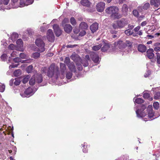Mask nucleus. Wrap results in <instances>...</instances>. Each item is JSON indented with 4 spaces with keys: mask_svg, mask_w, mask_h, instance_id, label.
I'll use <instances>...</instances> for the list:
<instances>
[{
    "mask_svg": "<svg viewBox=\"0 0 160 160\" xmlns=\"http://www.w3.org/2000/svg\"><path fill=\"white\" fill-rule=\"evenodd\" d=\"M42 70L43 73H45L49 78L57 79L59 77L58 68L54 64H52L48 68H42Z\"/></svg>",
    "mask_w": 160,
    "mask_h": 160,
    "instance_id": "f257e3e1",
    "label": "nucleus"
},
{
    "mask_svg": "<svg viewBox=\"0 0 160 160\" xmlns=\"http://www.w3.org/2000/svg\"><path fill=\"white\" fill-rule=\"evenodd\" d=\"M154 111H149L147 115V113L144 111H136V113L138 117L142 118L146 117V118H144V119L145 121L150 120V119H152V118L154 116Z\"/></svg>",
    "mask_w": 160,
    "mask_h": 160,
    "instance_id": "f03ea898",
    "label": "nucleus"
},
{
    "mask_svg": "<svg viewBox=\"0 0 160 160\" xmlns=\"http://www.w3.org/2000/svg\"><path fill=\"white\" fill-rule=\"evenodd\" d=\"M118 8L114 6H111L107 8L105 10L107 13L111 14L112 16H113L115 18H117L121 17V15L118 13Z\"/></svg>",
    "mask_w": 160,
    "mask_h": 160,
    "instance_id": "7ed1b4c3",
    "label": "nucleus"
},
{
    "mask_svg": "<svg viewBox=\"0 0 160 160\" xmlns=\"http://www.w3.org/2000/svg\"><path fill=\"white\" fill-rule=\"evenodd\" d=\"M128 23L127 20L124 18L115 22L112 24V26L114 29L122 28L124 27Z\"/></svg>",
    "mask_w": 160,
    "mask_h": 160,
    "instance_id": "20e7f679",
    "label": "nucleus"
},
{
    "mask_svg": "<svg viewBox=\"0 0 160 160\" xmlns=\"http://www.w3.org/2000/svg\"><path fill=\"white\" fill-rule=\"evenodd\" d=\"M9 1L10 0H0V9L4 10L16 8V7H13L10 5H8Z\"/></svg>",
    "mask_w": 160,
    "mask_h": 160,
    "instance_id": "39448f33",
    "label": "nucleus"
},
{
    "mask_svg": "<svg viewBox=\"0 0 160 160\" xmlns=\"http://www.w3.org/2000/svg\"><path fill=\"white\" fill-rule=\"evenodd\" d=\"M36 91V89H32L31 88H28L24 92L20 93L21 96L23 98L29 97L32 95Z\"/></svg>",
    "mask_w": 160,
    "mask_h": 160,
    "instance_id": "423d86ee",
    "label": "nucleus"
},
{
    "mask_svg": "<svg viewBox=\"0 0 160 160\" xmlns=\"http://www.w3.org/2000/svg\"><path fill=\"white\" fill-rule=\"evenodd\" d=\"M36 45L39 48V51L40 52H43L45 50V43L41 38L36 39L35 41Z\"/></svg>",
    "mask_w": 160,
    "mask_h": 160,
    "instance_id": "0eeeda50",
    "label": "nucleus"
},
{
    "mask_svg": "<svg viewBox=\"0 0 160 160\" xmlns=\"http://www.w3.org/2000/svg\"><path fill=\"white\" fill-rule=\"evenodd\" d=\"M32 61V59H29L26 60H22L20 58H16L13 59H12L10 57H9L8 59V63H13V62H15L18 63L21 62L22 63H30Z\"/></svg>",
    "mask_w": 160,
    "mask_h": 160,
    "instance_id": "6e6552de",
    "label": "nucleus"
},
{
    "mask_svg": "<svg viewBox=\"0 0 160 160\" xmlns=\"http://www.w3.org/2000/svg\"><path fill=\"white\" fill-rule=\"evenodd\" d=\"M71 58L76 63L77 67V68L78 70L81 71L82 69V67L81 64V59L79 57H76L74 55H72Z\"/></svg>",
    "mask_w": 160,
    "mask_h": 160,
    "instance_id": "1a4fd4ad",
    "label": "nucleus"
},
{
    "mask_svg": "<svg viewBox=\"0 0 160 160\" xmlns=\"http://www.w3.org/2000/svg\"><path fill=\"white\" fill-rule=\"evenodd\" d=\"M60 73L59 75L61 78H63L65 77V72H66V65L64 63H60Z\"/></svg>",
    "mask_w": 160,
    "mask_h": 160,
    "instance_id": "9d476101",
    "label": "nucleus"
},
{
    "mask_svg": "<svg viewBox=\"0 0 160 160\" xmlns=\"http://www.w3.org/2000/svg\"><path fill=\"white\" fill-rule=\"evenodd\" d=\"M47 38L48 40L50 42H53L54 40V36L52 31L51 29H49L47 32Z\"/></svg>",
    "mask_w": 160,
    "mask_h": 160,
    "instance_id": "9b49d317",
    "label": "nucleus"
},
{
    "mask_svg": "<svg viewBox=\"0 0 160 160\" xmlns=\"http://www.w3.org/2000/svg\"><path fill=\"white\" fill-rule=\"evenodd\" d=\"M53 29L54 32L57 37H59L61 34L62 31L58 25L57 24L54 25L53 26Z\"/></svg>",
    "mask_w": 160,
    "mask_h": 160,
    "instance_id": "f8f14e48",
    "label": "nucleus"
},
{
    "mask_svg": "<svg viewBox=\"0 0 160 160\" xmlns=\"http://www.w3.org/2000/svg\"><path fill=\"white\" fill-rule=\"evenodd\" d=\"M105 3L103 2L98 3L96 6L97 10L99 12H102L104 8Z\"/></svg>",
    "mask_w": 160,
    "mask_h": 160,
    "instance_id": "ddd939ff",
    "label": "nucleus"
},
{
    "mask_svg": "<svg viewBox=\"0 0 160 160\" xmlns=\"http://www.w3.org/2000/svg\"><path fill=\"white\" fill-rule=\"evenodd\" d=\"M90 57L92 60L95 63H98L99 62V58L98 55L94 52L92 53L90 55Z\"/></svg>",
    "mask_w": 160,
    "mask_h": 160,
    "instance_id": "4468645a",
    "label": "nucleus"
},
{
    "mask_svg": "<svg viewBox=\"0 0 160 160\" xmlns=\"http://www.w3.org/2000/svg\"><path fill=\"white\" fill-rule=\"evenodd\" d=\"M33 2V0H26V2H23L22 0H21L20 3V7H22L25 6H28L29 5L31 4Z\"/></svg>",
    "mask_w": 160,
    "mask_h": 160,
    "instance_id": "2eb2a0df",
    "label": "nucleus"
},
{
    "mask_svg": "<svg viewBox=\"0 0 160 160\" xmlns=\"http://www.w3.org/2000/svg\"><path fill=\"white\" fill-rule=\"evenodd\" d=\"M134 26H133L128 25V28L125 31V33L128 35H130L133 34V30Z\"/></svg>",
    "mask_w": 160,
    "mask_h": 160,
    "instance_id": "dca6fc26",
    "label": "nucleus"
},
{
    "mask_svg": "<svg viewBox=\"0 0 160 160\" xmlns=\"http://www.w3.org/2000/svg\"><path fill=\"white\" fill-rule=\"evenodd\" d=\"M98 28V24L97 22L93 23L90 26V29L92 32L94 33L97 30Z\"/></svg>",
    "mask_w": 160,
    "mask_h": 160,
    "instance_id": "f3484780",
    "label": "nucleus"
},
{
    "mask_svg": "<svg viewBox=\"0 0 160 160\" xmlns=\"http://www.w3.org/2000/svg\"><path fill=\"white\" fill-rule=\"evenodd\" d=\"M122 11L123 14L124 15L126 16L127 15L128 12V6L127 4H124L123 5Z\"/></svg>",
    "mask_w": 160,
    "mask_h": 160,
    "instance_id": "a211bd4d",
    "label": "nucleus"
},
{
    "mask_svg": "<svg viewBox=\"0 0 160 160\" xmlns=\"http://www.w3.org/2000/svg\"><path fill=\"white\" fill-rule=\"evenodd\" d=\"M16 43L18 47L17 49L22 51V48H21L23 46V43L22 40L20 39H18Z\"/></svg>",
    "mask_w": 160,
    "mask_h": 160,
    "instance_id": "6ab92c4d",
    "label": "nucleus"
},
{
    "mask_svg": "<svg viewBox=\"0 0 160 160\" xmlns=\"http://www.w3.org/2000/svg\"><path fill=\"white\" fill-rule=\"evenodd\" d=\"M153 52V50L152 49H150L147 51V56L149 59H152L153 57L154 54Z\"/></svg>",
    "mask_w": 160,
    "mask_h": 160,
    "instance_id": "aec40b11",
    "label": "nucleus"
},
{
    "mask_svg": "<svg viewBox=\"0 0 160 160\" xmlns=\"http://www.w3.org/2000/svg\"><path fill=\"white\" fill-rule=\"evenodd\" d=\"M64 30L68 33H70L72 30V27L69 24H66L64 26Z\"/></svg>",
    "mask_w": 160,
    "mask_h": 160,
    "instance_id": "412c9836",
    "label": "nucleus"
},
{
    "mask_svg": "<svg viewBox=\"0 0 160 160\" xmlns=\"http://www.w3.org/2000/svg\"><path fill=\"white\" fill-rule=\"evenodd\" d=\"M68 67L69 70L72 72H75L76 71V68L73 62L70 63L68 64Z\"/></svg>",
    "mask_w": 160,
    "mask_h": 160,
    "instance_id": "4be33fe9",
    "label": "nucleus"
},
{
    "mask_svg": "<svg viewBox=\"0 0 160 160\" xmlns=\"http://www.w3.org/2000/svg\"><path fill=\"white\" fill-rule=\"evenodd\" d=\"M36 82L38 83H40L42 81V77L41 74H38L35 77Z\"/></svg>",
    "mask_w": 160,
    "mask_h": 160,
    "instance_id": "5701e85b",
    "label": "nucleus"
},
{
    "mask_svg": "<svg viewBox=\"0 0 160 160\" xmlns=\"http://www.w3.org/2000/svg\"><path fill=\"white\" fill-rule=\"evenodd\" d=\"M88 27L87 23L84 22H82L79 25V28L82 30H86Z\"/></svg>",
    "mask_w": 160,
    "mask_h": 160,
    "instance_id": "b1692460",
    "label": "nucleus"
},
{
    "mask_svg": "<svg viewBox=\"0 0 160 160\" xmlns=\"http://www.w3.org/2000/svg\"><path fill=\"white\" fill-rule=\"evenodd\" d=\"M138 49L140 52H144L146 50V47L144 45L140 44L138 46Z\"/></svg>",
    "mask_w": 160,
    "mask_h": 160,
    "instance_id": "393cba45",
    "label": "nucleus"
},
{
    "mask_svg": "<svg viewBox=\"0 0 160 160\" xmlns=\"http://www.w3.org/2000/svg\"><path fill=\"white\" fill-rule=\"evenodd\" d=\"M117 46L120 48H125V42L122 41H118L117 43Z\"/></svg>",
    "mask_w": 160,
    "mask_h": 160,
    "instance_id": "a878e982",
    "label": "nucleus"
},
{
    "mask_svg": "<svg viewBox=\"0 0 160 160\" xmlns=\"http://www.w3.org/2000/svg\"><path fill=\"white\" fill-rule=\"evenodd\" d=\"M81 3L84 6L88 7L90 5V2L88 0H82L81 2Z\"/></svg>",
    "mask_w": 160,
    "mask_h": 160,
    "instance_id": "bb28decb",
    "label": "nucleus"
},
{
    "mask_svg": "<svg viewBox=\"0 0 160 160\" xmlns=\"http://www.w3.org/2000/svg\"><path fill=\"white\" fill-rule=\"evenodd\" d=\"M18 34L17 33L14 32L11 35L10 38L13 42L15 41L18 38Z\"/></svg>",
    "mask_w": 160,
    "mask_h": 160,
    "instance_id": "cd10ccee",
    "label": "nucleus"
},
{
    "mask_svg": "<svg viewBox=\"0 0 160 160\" xmlns=\"http://www.w3.org/2000/svg\"><path fill=\"white\" fill-rule=\"evenodd\" d=\"M133 100L134 101L135 103L139 104H141L144 102V100L141 98H139L135 99V98H134Z\"/></svg>",
    "mask_w": 160,
    "mask_h": 160,
    "instance_id": "c85d7f7f",
    "label": "nucleus"
},
{
    "mask_svg": "<svg viewBox=\"0 0 160 160\" xmlns=\"http://www.w3.org/2000/svg\"><path fill=\"white\" fill-rule=\"evenodd\" d=\"M81 62H80L83 65L84 67H87L88 65V61L86 59H81Z\"/></svg>",
    "mask_w": 160,
    "mask_h": 160,
    "instance_id": "c756f323",
    "label": "nucleus"
},
{
    "mask_svg": "<svg viewBox=\"0 0 160 160\" xmlns=\"http://www.w3.org/2000/svg\"><path fill=\"white\" fill-rule=\"evenodd\" d=\"M143 97L145 99H147L150 101L152 100V97H151L150 96L149 94L148 93H145L143 94Z\"/></svg>",
    "mask_w": 160,
    "mask_h": 160,
    "instance_id": "7c9ffc66",
    "label": "nucleus"
},
{
    "mask_svg": "<svg viewBox=\"0 0 160 160\" xmlns=\"http://www.w3.org/2000/svg\"><path fill=\"white\" fill-rule=\"evenodd\" d=\"M40 53L39 52H35L32 54L31 57L35 59H37L40 57Z\"/></svg>",
    "mask_w": 160,
    "mask_h": 160,
    "instance_id": "2f4dec72",
    "label": "nucleus"
},
{
    "mask_svg": "<svg viewBox=\"0 0 160 160\" xmlns=\"http://www.w3.org/2000/svg\"><path fill=\"white\" fill-rule=\"evenodd\" d=\"M35 82V76H33L30 80L29 84L31 85H33L34 84Z\"/></svg>",
    "mask_w": 160,
    "mask_h": 160,
    "instance_id": "473e14b6",
    "label": "nucleus"
},
{
    "mask_svg": "<svg viewBox=\"0 0 160 160\" xmlns=\"http://www.w3.org/2000/svg\"><path fill=\"white\" fill-rule=\"evenodd\" d=\"M109 48V46L107 44H105L103 45L101 48V51L102 52H105L107 51Z\"/></svg>",
    "mask_w": 160,
    "mask_h": 160,
    "instance_id": "72a5a7b5",
    "label": "nucleus"
},
{
    "mask_svg": "<svg viewBox=\"0 0 160 160\" xmlns=\"http://www.w3.org/2000/svg\"><path fill=\"white\" fill-rule=\"evenodd\" d=\"M21 82V80L19 78H16L14 80V84L16 85H18L20 84Z\"/></svg>",
    "mask_w": 160,
    "mask_h": 160,
    "instance_id": "f704fd0d",
    "label": "nucleus"
},
{
    "mask_svg": "<svg viewBox=\"0 0 160 160\" xmlns=\"http://www.w3.org/2000/svg\"><path fill=\"white\" fill-rule=\"evenodd\" d=\"M21 70L20 69L16 70L13 73V75L16 77H18L21 74Z\"/></svg>",
    "mask_w": 160,
    "mask_h": 160,
    "instance_id": "c9c22d12",
    "label": "nucleus"
},
{
    "mask_svg": "<svg viewBox=\"0 0 160 160\" xmlns=\"http://www.w3.org/2000/svg\"><path fill=\"white\" fill-rule=\"evenodd\" d=\"M102 45L100 44L98 45L93 46L92 47V49L95 51H97L99 50L101 47Z\"/></svg>",
    "mask_w": 160,
    "mask_h": 160,
    "instance_id": "e433bc0d",
    "label": "nucleus"
},
{
    "mask_svg": "<svg viewBox=\"0 0 160 160\" xmlns=\"http://www.w3.org/2000/svg\"><path fill=\"white\" fill-rule=\"evenodd\" d=\"M70 22L73 26L76 24L77 22L76 19L74 17H71L70 19Z\"/></svg>",
    "mask_w": 160,
    "mask_h": 160,
    "instance_id": "4c0bfd02",
    "label": "nucleus"
},
{
    "mask_svg": "<svg viewBox=\"0 0 160 160\" xmlns=\"http://www.w3.org/2000/svg\"><path fill=\"white\" fill-rule=\"evenodd\" d=\"M18 1V0H11V6H13V7H16V8H16L18 7V6L15 5H17V2Z\"/></svg>",
    "mask_w": 160,
    "mask_h": 160,
    "instance_id": "58836bf2",
    "label": "nucleus"
},
{
    "mask_svg": "<svg viewBox=\"0 0 160 160\" xmlns=\"http://www.w3.org/2000/svg\"><path fill=\"white\" fill-rule=\"evenodd\" d=\"M72 72H68L66 73V78L68 79H70L72 76Z\"/></svg>",
    "mask_w": 160,
    "mask_h": 160,
    "instance_id": "ea45409f",
    "label": "nucleus"
},
{
    "mask_svg": "<svg viewBox=\"0 0 160 160\" xmlns=\"http://www.w3.org/2000/svg\"><path fill=\"white\" fill-rule=\"evenodd\" d=\"M125 47H128V48H130L132 45V42L130 41H126L125 42Z\"/></svg>",
    "mask_w": 160,
    "mask_h": 160,
    "instance_id": "a19ab883",
    "label": "nucleus"
},
{
    "mask_svg": "<svg viewBox=\"0 0 160 160\" xmlns=\"http://www.w3.org/2000/svg\"><path fill=\"white\" fill-rule=\"evenodd\" d=\"M30 77L29 75L26 76L23 79L22 82L24 83H25L27 82L28 81Z\"/></svg>",
    "mask_w": 160,
    "mask_h": 160,
    "instance_id": "79ce46f5",
    "label": "nucleus"
},
{
    "mask_svg": "<svg viewBox=\"0 0 160 160\" xmlns=\"http://www.w3.org/2000/svg\"><path fill=\"white\" fill-rule=\"evenodd\" d=\"M33 69V66L32 65L28 66L26 69V71L28 73L32 72Z\"/></svg>",
    "mask_w": 160,
    "mask_h": 160,
    "instance_id": "37998d69",
    "label": "nucleus"
},
{
    "mask_svg": "<svg viewBox=\"0 0 160 160\" xmlns=\"http://www.w3.org/2000/svg\"><path fill=\"white\" fill-rule=\"evenodd\" d=\"M16 46L13 44H10L8 47L9 49L13 50L15 49H16Z\"/></svg>",
    "mask_w": 160,
    "mask_h": 160,
    "instance_id": "c03bdc74",
    "label": "nucleus"
},
{
    "mask_svg": "<svg viewBox=\"0 0 160 160\" xmlns=\"http://www.w3.org/2000/svg\"><path fill=\"white\" fill-rule=\"evenodd\" d=\"M151 4L152 5H154L155 7H158V4L157 3L156 0H151Z\"/></svg>",
    "mask_w": 160,
    "mask_h": 160,
    "instance_id": "a18cd8bd",
    "label": "nucleus"
},
{
    "mask_svg": "<svg viewBox=\"0 0 160 160\" xmlns=\"http://www.w3.org/2000/svg\"><path fill=\"white\" fill-rule=\"evenodd\" d=\"M5 86L4 84L0 82V92H3L4 91Z\"/></svg>",
    "mask_w": 160,
    "mask_h": 160,
    "instance_id": "49530a36",
    "label": "nucleus"
},
{
    "mask_svg": "<svg viewBox=\"0 0 160 160\" xmlns=\"http://www.w3.org/2000/svg\"><path fill=\"white\" fill-rule=\"evenodd\" d=\"M159 104L158 102H155L153 104V107L154 109L157 110L159 108Z\"/></svg>",
    "mask_w": 160,
    "mask_h": 160,
    "instance_id": "de8ad7c7",
    "label": "nucleus"
},
{
    "mask_svg": "<svg viewBox=\"0 0 160 160\" xmlns=\"http://www.w3.org/2000/svg\"><path fill=\"white\" fill-rule=\"evenodd\" d=\"M20 57L22 59H27V56L24 53H21L19 55Z\"/></svg>",
    "mask_w": 160,
    "mask_h": 160,
    "instance_id": "09e8293b",
    "label": "nucleus"
},
{
    "mask_svg": "<svg viewBox=\"0 0 160 160\" xmlns=\"http://www.w3.org/2000/svg\"><path fill=\"white\" fill-rule=\"evenodd\" d=\"M154 98L157 99L160 98V92H157L154 95Z\"/></svg>",
    "mask_w": 160,
    "mask_h": 160,
    "instance_id": "8fccbe9b",
    "label": "nucleus"
},
{
    "mask_svg": "<svg viewBox=\"0 0 160 160\" xmlns=\"http://www.w3.org/2000/svg\"><path fill=\"white\" fill-rule=\"evenodd\" d=\"M7 55L6 54H3L1 56V58L3 61H5L7 58Z\"/></svg>",
    "mask_w": 160,
    "mask_h": 160,
    "instance_id": "3c124183",
    "label": "nucleus"
},
{
    "mask_svg": "<svg viewBox=\"0 0 160 160\" xmlns=\"http://www.w3.org/2000/svg\"><path fill=\"white\" fill-rule=\"evenodd\" d=\"M157 56V62L158 63L160 64V53L158 52L156 53Z\"/></svg>",
    "mask_w": 160,
    "mask_h": 160,
    "instance_id": "603ef678",
    "label": "nucleus"
},
{
    "mask_svg": "<svg viewBox=\"0 0 160 160\" xmlns=\"http://www.w3.org/2000/svg\"><path fill=\"white\" fill-rule=\"evenodd\" d=\"M150 6V4L148 3H146L144 4L143 7V8L144 10H147Z\"/></svg>",
    "mask_w": 160,
    "mask_h": 160,
    "instance_id": "864d4df0",
    "label": "nucleus"
},
{
    "mask_svg": "<svg viewBox=\"0 0 160 160\" xmlns=\"http://www.w3.org/2000/svg\"><path fill=\"white\" fill-rule=\"evenodd\" d=\"M70 59L69 57H66L65 59L64 62L67 64V65H68V64H69L70 63Z\"/></svg>",
    "mask_w": 160,
    "mask_h": 160,
    "instance_id": "5fc2aeb1",
    "label": "nucleus"
},
{
    "mask_svg": "<svg viewBox=\"0 0 160 160\" xmlns=\"http://www.w3.org/2000/svg\"><path fill=\"white\" fill-rule=\"evenodd\" d=\"M133 13L135 16L136 17H138V12L137 10H134L133 11Z\"/></svg>",
    "mask_w": 160,
    "mask_h": 160,
    "instance_id": "6e6d98bb",
    "label": "nucleus"
},
{
    "mask_svg": "<svg viewBox=\"0 0 160 160\" xmlns=\"http://www.w3.org/2000/svg\"><path fill=\"white\" fill-rule=\"evenodd\" d=\"M69 20L68 18H64L62 21V24H63L65 23H68L69 22Z\"/></svg>",
    "mask_w": 160,
    "mask_h": 160,
    "instance_id": "4d7b16f0",
    "label": "nucleus"
},
{
    "mask_svg": "<svg viewBox=\"0 0 160 160\" xmlns=\"http://www.w3.org/2000/svg\"><path fill=\"white\" fill-rule=\"evenodd\" d=\"M17 52H16L13 51L11 54V56L12 57H15L17 56Z\"/></svg>",
    "mask_w": 160,
    "mask_h": 160,
    "instance_id": "13d9d810",
    "label": "nucleus"
},
{
    "mask_svg": "<svg viewBox=\"0 0 160 160\" xmlns=\"http://www.w3.org/2000/svg\"><path fill=\"white\" fill-rule=\"evenodd\" d=\"M86 33V32L85 31V30H83V31L80 32L79 33V35L80 36H83Z\"/></svg>",
    "mask_w": 160,
    "mask_h": 160,
    "instance_id": "bf43d9fd",
    "label": "nucleus"
},
{
    "mask_svg": "<svg viewBox=\"0 0 160 160\" xmlns=\"http://www.w3.org/2000/svg\"><path fill=\"white\" fill-rule=\"evenodd\" d=\"M150 74V72L149 71H148L145 74L144 76L145 78L147 77Z\"/></svg>",
    "mask_w": 160,
    "mask_h": 160,
    "instance_id": "052dcab7",
    "label": "nucleus"
},
{
    "mask_svg": "<svg viewBox=\"0 0 160 160\" xmlns=\"http://www.w3.org/2000/svg\"><path fill=\"white\" fill-rule=\"evenodd\" d=\"M154 50L156 52L160 51V47H156L154 48Z\"/></svg>",
    "mask_w": 160,
    "mask_h": 160,
    "instance_id": "680f3d73",
    "label": "nucleus"
},
{
    "mask_svg": "<svg viewBox=\"0 0 160 160\" xmlns=\"http://www.w3.org/2000/svg\"><path fill=\"white\" fill-rule=\"evenodd\" d=\"M17 66H18L17 64H12V65H10L9 66V68L10 69H11V68H14L16 67Z\"/></svg>",
    "mask_w": 160,
    "mask_h": 160,
    "instance_id": "e2e57ef3",
    "label": "nucleus"
},
{
    "mask_svg": "<svg viewBox=\"0 0 160 160\" xmlns=\"http://www.w3.org/2000/svg\"><path fill=\"white\" fill-rule=\"evenodd\" d=\"M140 27L138 26L134 29V31L135 32H138L140 29Z\"/></svg>",
    "mask_w": 160,
    "mask_h": 160,
    "instance_id": "0e129e2a",
    "label": "nucleus"
},
{
    "mask_svg": "<svg viewBox=\"0 0 160 160\" xmlns=\"http://www.w3.org/2000/svg\"><path fill=\"white\" fill-rule=\"evenodd\" d=\"M110 32L112 34H116L117 32L115 30H111L110 31Z\"/></svg>",
    "mask_w": 160,
    "mask_h": 160,
    "instance_id": "69168bd1",
    "label": "nucleus"
},
{
    "mask_svg": "<svg viewBox=\"0 0 160 160\" xmlns=\"http://www.w3.org/2000/svg\"><path fill=\"white\" fill-rule=\"evenodd\" d=\"M82 151L84 153H87L88 152V149L87 148H83L82 149Z\"/></svg>",
    "mask_w": 160,
    "mask_h": 160,
    "instance_id": "338daca9",
    "label": "nucleus"
},
{
    "mask_svg": "<svg viewBox=\"0 0 160 160\" xmlns=\"http://www.w3.org/2000/svg\"><path fill=\"white\" fill-rule=\"evenodd\" d=\"M147 24V22L146 21H144L142 22L141 23V25L142 26H145Z\"/></svg>",
    "mask_w": 160,
    "mask_h": 160,
    "instance_id": "774afa93",
    "label": "nucleus"
}]
</instances>
